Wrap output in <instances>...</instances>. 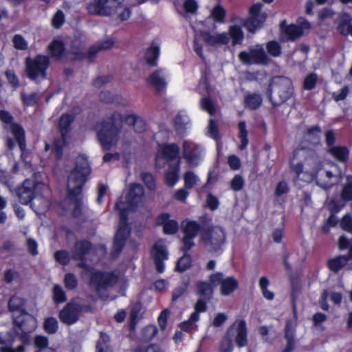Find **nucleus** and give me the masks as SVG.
<instances>
[{
  "label": "nucleus",
  "mask_w": 352,
  "mask_h": 352,
  "mask_svg": "<svg viewBox=\"0 0 352 352\" xmlns=\"http://www.w3.org/2000/svg\"><path fill=\"white\" fill-rule=\"evenodd\" d=\"M270 285V280L266 276L261 277L259 280V286L263 297L268 300H272L274 298V294L268 290L267 287Z\"/></svg>",
  "instance_id": "58836bf2"
},
{
  "label": "nucleus",
  "mask_w": 352,
  "mask_h": 352,
  "mask_svg": "<svg viewBox=\"0 0 352 352\" xmlns=\"http://www.w3.org/2000/svg\"><path fill=\"white\" fill-rule=\"evenodd\" d=\"M12 41L14 48L18 50H25L28 49V41L21 34H15L13 36Z\"/></svg>",
  "instance_id": "8fccbe9b"
},
{
  "label": "nucleus",
  "mask_w": 352,
  "mask_h": 352,
  "mask_svg": "<svg viewBox=\"0 0 352 352\" xmlns=\"http://www.w3.org/2000/svg\"><path fill=\"white\" fill-rule=\"evenodd\" d=\"M88 177H67V197L74 203L72 216L80 218L82 214V199L80 197Z\"/></svg>",
  "instance_id": "423d86ee"
},
{
  "label": "nucleus",
  "mask_w": 352,
  "mask_h": 352,
  "mask_svg": "<svg viewBox=\"0 0 352 352\" xmlns=\"http://www.w3.org/2000/svg\"><path fill=\"white\" fill-rule=\"evenodd\" d=\"M179 152V147L174 144L165 145L158 151L155 164L158 168L168 166L166 176H177L180 162Z\"/></svg>",
  "instance_id": "20e7f679"
},
{
  "label": "nucleus",
  "mask_w": 352,
  "mask_h": 352,
  "mask_svg": "<svg viewBox=\"0 0 352 352\" xmlns=\"http://www.w3.org/2000/svg\"><path fill=\"white\" fill-rule=\"evenodd\" d=\"M267 94L273 106L283 104L294 94L292 80L284 76L273 77L269 85Z\"/></svg>",
  "instance_id": "7ed1b4c3"
},
{
  "label": "nucleus",
  "mask_w": 352,
  "mask_h": 352,
  "mask_svg": "<svg viewBox=\"0 0 352 352\" xmlns=\"http://www.w3.org/2000/svg\"><path fill=\"white\" fill-rule=\"evenodd\" d=\"M170 215L168 212L159 214L155 219V225L163 227V233L166 235H174L179 230V223L175 219H170Z\"/></svg>",
  "instance_id": "412c9836"
},
{
  "label": "nucleus",
  "mask_w": 352,
  "mask_h": 352,
  "mask_svg": "<svg viewBox=\"0 0 352 352\" xmlns=\"http://www.w3.org/2000/svg\"><path fill=\"white\" fill-rule=\"evenodd\" d=\"M199 224L201 225V232L202 235L207 232V230H210L211 227H214L212 225V218L209 217L208 214L199 217Z\"/></svg>",
  "instance_id": "5fc2aeb1"
},
{
  "label": "nucleus",
  "mask_w": 352,
  "mask_h": 352,
  "mask_svg": "<svg viewBox=\"0 0 352 352\" xmlns=\"http://www.w3.org/2000/svg\"><path fill=\"white\" fill-rule=\"evenodd\" d=\"M100 100L105 102H116L125 105L126 100L121 98L120 96H113V94L108 91H101L100 94Z\"/></svg>",
  "instance_id": "4c0bfd02"
},
{
  "label": "nucleus",
  "mask_w": 352,
  "mask_h": 352,
  "mask_svg": "<svg viewBox=\"0 0 352 352\" xmlns=\"http://www.w3.org/2000/svg\"><path fill=\"white\" fill-rule=\"evenodd\" d=\"M223 277V273L221 272L213 273L210 274L209 276V283L212 285L213 288L219 285H221L223 279L224 278Z\"/></svg>",
  "instance_id": "338daca9"
},
{
  "label": "nucleus",
  "mask_w": 352,
  "mask_h": 352,
  "mask_svg": "<svg viewBox=\"0 0 352 352\" xmlns=\"http://www.w3.org/2000/svg\"><path fill=\"white\" fill-rule=\"evenodd\" d=\"M52 298L54 303L60 304L66 302L67 296L65 292L60 285H55L52 289Z\"/></svg>",
  "instance_id": "ea45409f"
},
{
  "label": "nucleus",
  "mask_w": 352,
  "mask_h": 352,
  "mask_svg": "<svg viewBox=\"0 0 352 352\" xmlns=\"http://www.w3.org/2000/svg\"><path fill=\"white\" fill-rule=\"evenodd\" d=\"M55 260L62 265H67L70 262V256L69 252L65 250H57L54 253Z\"/></svg>",
  "instance_id": "09e8293b"
},
{
  "label": "nucleus",
  "mask_w": 352,
  "mask_h": 352,
  "mask_svg": "<svg viewBox=\"0 0 352 352\" xmlns=\"http://www.w3.org/2000/svg\"><path fill=\"white\" fill-rule=\"evenodd\" d=\"M20 277L19 272L12 270V269H8L5 270L3 276L2 280L7 283L10 284L13 280H14L16 278H19Z\"/></svg>",
  "instance_id": "e2e57ef3"
},
{
  "label": "nucleus",
  "mask_w": 352,
  "mask_h": 352,
  "mask_svg": "<svg viewBox=\"0 0 352 352\" xmlns=\"http://www.w3.org/2000/svg\"><path fill=\"white\" fill-rule=\"evenodd\" d=\"M302 157L305 158V174L313 176L321 169L320 159L315 152L305 151V155Z\"/></svg>",
  "instance_id": "4be33fe9"
},
{
  "label": "nucleus",
  "mask_w": 352,
  "mask_h": 352,
  "mask_svg": "<svg viewBox=\"0 0 352 352\" xmlns=\"http://www.w3.org/2000/svg\"><path fill=\"white\" fill-rule=\"evenodd\" d=\"M262 103V98L261 95L257 94H252L248 95L245 98L246 107L250 109H256L258 108Z\"/></svg>",
  "instance_id": "37998d69"
},
{
  "label": "nucleus",
  "mask_w": 352,
  "mask_h": 352,
  "mask_svg": "<svg viewBox=\"0 0 352 352\" xmlns=\"http://www.w3.org/2000/svg\"><path fill=\"white\" fill-rule=\"evenodd\" d=\"M160 54V45L153 42L151 46L148 48L146 54L145 60L148 65L154 66L156 65V60Z\"/></svg>",
  "instance_id": "72a5a7b5"
},
{
  "label": "nucleus",
  "mask_w": 352,
  "mask_h": 352,
  "mask_svg": "<svg viewBox=\"0 0 352 352\" xmlns=\"http://www.w3.org/2000/svg\"><path fill=\"white\" fill-rule=\"evenodd\" d=\"M201 107L204 111H206L211 116L214 115L216 111L214 102L209 98H203L201 100Z\"/></svg>",
  "instance_id": "13d9d810"
},
{
  "label": "nucleus",
  "mask_w": 352,
  "mask_h": 352,
  "mask_svg": "<svg viewBox=\"0 0 352 352\" xmlns=\"http://www.w3.org/2000/svg\"><path fill=\"white\" fill-rule=\"evenodd\" d=\"M239 288V281L233 276H228L223 279L220 285V293L223 296L231 295Z\"/></svg>",
  "instance_id": "a878e982"
},
{
  "label": "nucleus",
  "mask_w": 352,
  "mask_h": 352,
  "mask_svg": "<svg viewBox=\"0 0 352 352\" xmlns=\"http://www.w3.org/2000/svg\"><path fill=\"white\" fill-rule=\"evenodd\" d=\"M267 52L274 57L279 56L281 54V47L276 41H270L266 45Z\"/></svg>",
  "instance_id": "6e6d98bb"
},
{
  "label": "nucleus",
  "mask_w": 352,
  "mask_h": 352,
  "mask_svg": "<svg viewBox=\"0 0 352 352\" xmlns=\"http://www.w3.org/2000/svg\"><path fill=\"white\" fill-rule=\"evenodd\" d=\"M327 152L333 157L341 162H344L348 160L349 151L346 146H335L329 147Z\"/></svg>",
  "instance_id": "2f4dec72"
},
{
  "label": "nucleus",
  "mask_w": 352,
  "mask_h": 352,
  "mask_svg": "<svg viewBox=\"0 0 352 352\" xmlns=\"http://www.w3.org/2000/svg\"><path fill=\"white\" fill-rule=\"evenodd\" d=\"M119 280V276L115 272H103L91 268L89 285L97 293L106 291L113 287Z\"/></svg>",
  "instance_id": "0eeeda50"
},
{
  "label": "nucleus",
  "mask_w": 352,
  "mask_h": 352,
  "mask_svg": "<svg viewBox=\"0 0 352 352\" xmlns=\"http://www.w3.org/2000/svg\"><path fill=\"white\" fill-rule=\"evenodd\" d=\"M14 328L21 331L20 339L25 343L29 340L28 333L35 329L36 322L34 318L28 311L27 314H20L19 316L13 318Z\"/></svg>",
  "instance_id": "ddd939ff"
},
{
  "label": "nucleus",
  "mask_w": 352,
  "mask_h": 352,
  "mask_svg": "<svg viewBox=\"0 0 352 352\" xmlns=\"http://www.w3.org/2000/svg\"><path fill=\"white\" fill-rule=\"evenodd\" d=\"M318 76L316 74H310L306 76L303 82V87L306 90H311L317 83Z\"/></svg>",
  "instance_id": "052dcab7"
},
{
  "label": "nucleus",
  "mask_w": 352,
  "mask_h": 352,
  "mask_svg": "<svg viewBox=\"0 0 352 352\" xmlns=\"http://www.w3.org/2000/svg\"><path fill=\"white\" fill-rule=\"evenodd\" d=\"M25 300L17 295L12 296L8 302V309L11 312L19 311L20 314H27L25 308Z\"/></svg>",
  "instance_id": "c85d7f7f"
},
{
  "label": "nucleus",
  "mask_w": 352,
  "mask_h": 352,
  "mask_svg": "<svg viewBox=\"0 0 352 352\" xmlns=\"http://www.w3.org/2000/svg\"><path fill=\"white\" fill-rule=\"evenodd\" d=\"M109 343V336L104 332H100L96 345V352H110Z\"/></svg>",
  "instance_id": "e433bc0d"
},
{
  "label": "nucleus",
  "mask_w": 352,
  "mask_h": 352,
  "mask_svg": "<svg viewBox=\"0 0 352 352\" xmlns=\"http://www.w3.org/2000/svg\"><path fill=\"white\" fill-rule=\"evenodd\" d=\"M93 249V244L87 239H80L76 241L72 258L74 261L87 260L86 256Z\"/></svg>",
  "instance_id": "5701e85b"
},
{
  "label": "nucleus",
  "mask_w": 352,
  "mask_h": 352,
  "mask_svg": "<svg viewBox=\"0 0 352 352\" xmlns=\"http://www.w3.org/2000/svg\"><path fill=\"white\" fill-rule=\"evenodd\" d=\"M26 72L28 77L34 80H39L46 76V69L49 66L47 56L38 55L34 58H26Z\"/></svg>",
  "instance_id": "1a4fd4ad"
},
{
  "label": "nucleus",
  "mask_w": 352,
  "mask_h": 352,
  "mask_svg": "<svg viewBox=\"0 0 352 352\" xmlns=\"http://www.w3.org/2000/svg\"><path fill=\"white\" fill-rule=\"evenodd\" d=\"M114 14H117L118 17L121 21H125L127 20L131 15V11L129 8L123 6L122 3L121 5H119L118 7L115 10Z\"/></svg>",
  "instance_id": "69168bd1"
},
{
  "label": "nucleus",
  "mask_w": 352,
  "mask_h": 352,
  "mask_svg": "<svg viewBox=\"0 0 352 352\" xmlns=\"http://www.w3.org/2000/svg\"><path fill=\"white\" fill-rule=\"evenodd\" d=\"M347 262L345 256L339 255L327 261V265L329 270L334 273H338L344 267L346 266Z\"/></svg>",
  "instance_id": "473e14b6"
},
{
  "label": "nucleus",
  "mask_w": 352,
  "mask_h": 352,
  "mask_svg": "<svg viewBox=\"0 0 352 352\" xmlns=\"http://www.w3.org/2000/svg\"><path fill=\"white\" fill-rule=\"evenodd\" d=\"M181 226L185 235L196 237L201 231V225L194 220H184Z\"/></svg>",
  "instance_id": "c756f323"
},
{
  "label": "nucleus",
  "mask_w": 352,
  "mask_h": 352,
  "mask_svg": "<svg viewBox=\"0 0 352 352\" xmlns=\"http://www.w3.org/2000/svg\"><path fill=\"white\" fill-rule=\"evenodd\" d=\"M195 292L201 298L210 300L214 292V288L206 280H199L195 285Z\"/></svg>",
  "instance_id": "cd10ccee"
},
{
  "label": "nucleus",
  "mask_w": 352,
  "mask_h": 352,
  "mask_svg": "<svg viewBox=\"0 0 352 352\" xmlns=\"http://www.w3.org/2000/svg\"><path fill=\"white\" fill-rule=\"evenodd\" d=\"M124 115L113 111L101 122L98 139L104 150H109L117 145L123 126Z\"/></svg>",
  "instance_id": "f03ea898"
},
{
  "label": "nucleus",
  "mask_w": 352,
  "mask_h": 352,
  "mask_svg": "<svg viewBox=\"0 0 352 352\" xmlns=\"http://www.w3.org/2000/svg\"><path fill=\"white\" fill-rule=\"evenodd\" d=\"M151 255L156 271L160 274L163 273L165 270L164 261L168 258V252L166 246L158 243H154L151 250Z\"/></svg>",
  "instance_id": "6ab92c4d"
},
{
  "label": "nucleus",
  "mask_w": 352,
  "mask_h": 352,
  "mask_svg": "<svg viewBox=\"0 0 352 352\" xmlns=\"http://www.w3.org/2000/svg\"><path fill=\"white\" fill-rule=\"evenodd\" d=\"M65 171L78 176H88L91 174V167L87 159L79 155L76 157L74 168H67Z\"/></svg>",
  "instance_id": "b1692460"
},
{
  "label": "nucleus",
  "mask_w": 352,
  "mask_h": 352,
  "mask_svg": "<svg viewBox=\"0 0 352 352\" xmlns=\"http://www.w3.org/2000/svg\"><path fill=\"white\" fill-rule=\"evenodd\" d=\"M20 96L23 104L25 106L34 105L39 98L37 93L27 94L21 91Z\"/></svg>",
  "instance_id": "a18cd8bd"
},
{
  "label": "nucleus",
  "mask_w": 352,
  "mask_h": 352,
  "mask_svg": "<svg viewBox=\"0 0 352 352\" xmlns=\"http://www.w3.org/2000/svg\"><path fill=\"white\" fill-rule=\"evenodd\" d=\"M305 155V150L300 149L294 152L290 161V167L293 173L300 175L305 173V165L301 162V158Z\"/></svg>",
  "instance_id": "393cba45"
},
{
  "label": "nucleus",
  "mask_w": 352,
  "mask_h": 352,
  "mask_svg": "<svg viewBox=\"0 0 352 352\" xmlns=\"http://www.w3.org/2000/svg\"><path fill=\"white\" fill-rule=\"evenodd\" d=\"M182 154L188 164L190 166H195L200 162L201 157V148L193 143L184 141L183 143Z\"/></svg>",
  "instance_id": "aec40b11"
},
{
  "label": "nucleus",
  "mask_w": 352,
  "mask_h": 352,
  "mask_svg": "<svg viewBox=\"0 0 352 352\" xmlns=\"http://www.w3.org/2000/svg\"><path fill=\"white\" fill-rule=\"evenodd\" d=\"M189 119L188 116L179 113L175 118V125L176 129L179 132H183L186 125L188 123Z\"/></svg>",
  "instance_id": "864d4df0"
},
{
  "label": "nucleus",
  "mask_w": 352,
  "mask_h": 352,
  "mask_svg": "<svg viewBox=\"0 0 352 352\" xmlns=\"http://www.w3.org/2000/svg\"><path fill=\"white\" fill-rule=\"evenodd\" d=\"M321 133L322 129L319 126H312L307 129L304 134V139L311 144H316L320 142Z\"/></svg>",
  "instance_id": "f704fd0d"
},
{
  "label": "nucleus",
  "mask_w": 352,
  "mask_h": 352,
  "mask_svg": "<svg viewBox=\"0 0 352 352\" xmlns=\"http://www.w3.org/2000/svg\"><path fill=\"white\" fill-rule=\"evenodd\" d=\"M211 16L218 22H223L226 16V10L220 5L215 6L212 12Z\"/></svg>",
  "instance_id": "bf43d9fd"
},
{
  "label": "nucleus",
  "mask_w": 352,
  "mask_h": 352,
  "mask_svg": "<svg viewBox=\"0 0 352 352\" xmlns=\"http://www.w3.org/2000/svg\"><path fill=\"white\" fill-rule=\"evenodd\" d=\"M183 8L186 14H195L198 4L195 0H185L183 4Z\"/></svg>",
  "instance_id": "0e129e2a"
},
{
  "label": "nucleus",
  "mask_w": 352,
  "mask_h": 352,
  "mask_svg": "<svg viewBox=\"0 0 352 352\" xmlns=\"http://www.w3.org/2000/svg\"><path fill=\"white\" fill-rule=\"evenodd\" d=\"M43 329L48 334L56 333L58 329V320L54 317H48L45 319Z\"/></svg>",
  "instance_id": "a19ab883"
},
{
  "label": "nucleus",
  "mask_w": 352,
  "mask_h": 352,
  "mask_svg": "<svg viewBox=\"0 0 352 352\" xmlns=\"http://www.w3.org/2000/svg\"><path fill=\"white\" fill-rule=\"evenodd\" d=\"M284 33L287 36V40L295 41L302 35L303 31L302 27L291 24L285 28Z\"/></svg>",
  "instance_id": "c9c22d12"
},
{
  "label": "nucleus",
  "mask_w": 352,
  "mask_h": 352,
  "mask_svg": "<svg viewBox=\"0 0 352 352\" xmlns=\"http://www.w3.org/2000/svg\"><path fill=\"white\" fill-rule=\"evenodd\" d=\"M64 284L67 289H74L78 286V280L74 274L67 273L65 275Z\"/></svg>",
  "instance_id": "4d7b16f0"
},
{
  "label": "nucleus",
  "mask_w": 352,
  "mask_h": 352,
  "mask_svg": "<svg viewBox=\"0 0 352 352\" xmlns=\"http://www.w3.org/2000/svg\"><path fill=\"white\" fill-rule=\"evenodd\" d=\"M229 35L232 39V44H240L243 39V32L241 28L237 25H233L229 28Z\"/></svg>",
  "instance_id": "79ce46f5"
},
{
  "label": "nucleus",
  "mask_w": 352,
  "mask_h": 352,
  "mask_svg": "<svg viewBox=\"0 0 352 352\" xmlns=\"http://www.w3.org/2000/svg\"><path fill=\"white\" fill-rule=\"evenodd\" d=\"M49 50L52 56L60 57L64 51L63 44L60 41H53L49 46Z\"/></svg>",
  "instance_id": "3c124183"
},
{
  "label": "nucleus",
  "mask_w": 352,
  "mask_h": 352,
  "mask_svg": "<svg viewBox=\"0 0 352 352\" xmlns=\"http://www.w3.org/2000/svg\"><path fill=\"white\" fill-rule=\"evenodd\" d=\"M239 137L241 139V145L239 146L241 150L245 148L248 144V131L246 130V124L244 121L240 122L239 124Z\"/></svg>",
  "instance_id": "49530a36"
},
{
  "label": "nucleus",
  "mask_w": 352,
  "mask_h": 352,
  "mask_svg": "<svg viewBox=\"0 0 352 352\" xmlns=\"http://www.w3.org/2000/svg\"><path fill=\"white\" fill-rule=\"evenodd\" d=\"M144 194L143 186L140 184L134 183L129 188L125 198L126 201H123L122 197L116 201L115 209L119 212L120 222L113 238L112 249L113 252L117 254H120L123 250L131 233V228L128 223L129 212L136 211Z\"/></svg>",
  "instance_id": "f257e3e1"
},
{
  "label": "nucleus",
  "mask_w": 352,
  "mask_h": 352,
  "mask_svg": "<svg viewBox=\"0 0 352 352\" xmlns=\"http://www.w3.org/2000/svg\"><path fill=\"white\" fill-rule=\"evenodd\" d=\"M202 239L206 244L210 246L212 252H217L226 242V232L220 226L211 227L202 235Z\"/></svg>",
  "instance_id": "4468645a"
},
{
  "label": "nucleus",
  "mask_w": 352,
  "mask_h": 352,
  "mask_svg": "<svg viewBox=\"0 0 352 352\" xmlns=\"http://www.w3.org/2000/svg\"><path fill=\"white\" fill-rule=\"evenodd\" d=\"M189 286V280L182 281L172 292V300L175 301L181 297L186 291Z\"/></svg>",
  "instance_id": "de8ad7c7"
},
{
  "label": "nucleus",
  "mask_w": 352,
  "mask_h": 352,
  "mask_svg": "<svg viewBox=\"0 0 352 352\" xmlns=\"http://www.w3.org/2000/svg\"><path fill=\"white\" fill-rule=\"evenodd\" d=\"M230 37L226 33L211 34L206 31H200L195 34L194 38V50L199 57L204 60L202 45L200 41L205 42L210 46L226 45L229 42Z\"/></svg>",
  "instance_id": "6e6552de"
},
{
  "label": "nucleus",
  "mask_w": 352,
  "mask_h": 352,
  "mask_svg": "<svg viewBox=\"0 0 352 352\" xmlns=\"http://www.w3.org/2000/svg\"><path fill=\"white\" fill-rule=\"evenodd\" d=\"M239 60L246 65H263L269 63L270 58L261 45H257L249 48L248 52H241L239 54Z\"/></svg>",
  "instance_id": "9d476101"
},
{
  "label": "nucleus",
  "mask_w": 352,
  "mask_h": 352,
  "mask_svg": "<svg viewBox=\"0 0 352 352\" xmlns=\"http://www.w3.org/2000/svg\"><path fill=\"white\" fill-rule=\"evenodd\" d=\"M36 182L31 178H27L22 186L17 189L16 193L21 204L28 205L34 199Z\"/></svg>",
  "instance_id": "a211bd4d"
},
{
  "label": "nucleus",
  "mask_w": 352,
  "mask_h": 352,
  "mask_svg": "<svg viewBox=\"0 0 352 352\" xmlns=\"http://www.w3.org/2000/svg\"><path fill=\"white\" fill-rule=\"evenodd\" d=\"M340 228L347 232L352 234V217L349 214H346L340 221Z\"/></svg>",
  "instance_id": "680f3d73"
},
{
  "label": "nucleus",
  "mask_w": 352,
  "mask_h": 352,
  "mask_svg": "<svg viewBox=\"0 0 352 352\" xmlns=\"http://www.w3.org/2000/svg\"><path fill=\"white\" fill-rule=\"evenodd\" d=\"M236 324V336L235 337V342L238 347L242 348L248 345V328L247 323L245 320H237L228 329L225 336L221 339L219 352H232L233 343H232V333L234 327Z\"/></svg>",
  "instance_id": "39448f33"
},
{
  "label": "nucleus",
  "mask_w": 352,
  "mask_h": 352,
  "mask_svg": "<svg viewBox=\"0 0 352 352\" xmlns=\"http://www.w3.org/2000/svg\"><path fill=\"white\" fill-rule=\"evenodd\" d=\"M124 0H94L87 6L90 14L110 16L114 14L115 10L123 3Z\"/></svg>",
  "instance_id": "9b49d317"
},
{
  "label": "nucleus",
  "mask_w": 352,
  "mask_h": 352,
  "mask_svg": "<svg viewBox=\"0 0 352 352\" xmlns=\"http://www.w3.org/2000/svg\"><path fill=\"white\" fill-rule=\"evenodd\" d=\"M65 22V14L61 10H58L52 19V25L56 28H59Z\"/></svg>",
  "instance_id": "774afa93"
},
{
  "label": "nucleus",
  "mask_w": 352,
  "mask_h": 352,
  "mask_svg": "<svg viewBox=\"0 0 352 352\" xmlns=\"http://www.w3.org/2000/svg\"><path fill=\"white\" fill-rule=\"evenodd\" d=\"M74 120V117L70 114H63L59 120V129L61 134V140L54 142V151L56 157L59 159L62 157V150L66 143L67 134L70 131V125Z\"/></svg>",
  "instance_id": "dca6fc26"
},
{
  "label": "nucleus",
  "mask_w": 352,
  "mask_h": 352,
  "mask_svg": "<svg viewBox=\"0 0 352 352\" xmlns=\"http://www.w3.org/2000/svg\"><path fill=\"white\" fill-rule=\"evenodd\" d=\"M84 306L80 303L70 301L59 311L60 321L67 325L75 324L79 320L80 314L84 310Z\"/></svg>",
  "instance_id": "f8f14e48"
},
{
  "label": "nucleus",
  "mask_w": 352,
  "mask_h": 352,
  "mask_svg": "<svg viewBox=\"0 0 352 352\" xmlns=\"http://www.w3.org/2000/svg\"><path fill=\"white\" fill-rule=\"evenodd\" d=\"M261 8L260 3L253 5L250 9V16L243 23V25L252 33L260 28L267 19V14L261 11Z\"/></svg>",
  "instance_id": "2eb2a0df"
},
{
  "label": "nucleus",
  "mask_w": 352,
  "mask_h": 352,
  "mask_svg": "<svg viewBox=\"0 0 352 352\" xmlns=\"http://www.w3.org/2000/svg\"><path fill=\"white\" fill-rule=\"evenodd\" d=\"M113 45V42L111 39H106L97 42L91 46L88 52L87 58L92 60L98 52L110 49Z\"/></svg>",
  "instance_id": "7c9ffc66"
},
{
  "label": "nucleus",
  "mask_w": 352,
  "mask_h": 352,
  "mask_svg": "<svg viewBox=\"0 0 352 352\" xmlns=\"http://www.w3.org/2000/svg\"><path fill=\"white\" fill-rule=\"evenodd\" d=\"M0 120L4 123L10 124V131L14 135L21 150L23 151L25 148L26 144L25 131L23 127L16 123H13V117L8 111L5 110L0 111Z\"/></svg>",
  "instance_id": "f3484780"
},
{
  "label": "nucleus",
  "mask_w": 352,
  "mask_h": 352,
  "mask_svg": "<svg viewBox=\"0 0 352 352\" xmlns=\"http://www.w3.org/2000/svg\"><path fill=\"white\" fill-rule=\"evenodd\" d=\"M219 204L220 201L218 197L209 192L206 199V207L211 211H214L219 208Z\"/></svg>",
  "instance_id": "603ef678"
},
{
  "label": "nucleus",
  "mask_w": 352,
  "mask_h": 352,
  "mask_svg": "<svg viewBox=\"0 0 352 352\" xmlns=\"http://www.w3.org/2000/svg\"><path fill=\"white\" fill-rule=\"evenodd\" d=\"M150 85L155 87L157 91L160 92L166 87V80L162 71L161 69L156 70L153 72L148 78Z\"/></svg>",
  "instance_id": "bb28decb"
},
{
  "label": "nucleus",
  "mask_w": 352,
  "mask_h": 352,
  "mask_svg": "<svg viewBox=\"0 0 352 352\" xmlns=\"http://www.w3.org/2000/svg\"><path fill=\"white\" fill-rule=\"evenodd\" d=\"M191 266V257L187 254H184L177 261L175 266V270L183 272Z\"/></svg>",
  "instance_id": "c03bdc74"
}]
</instances>
